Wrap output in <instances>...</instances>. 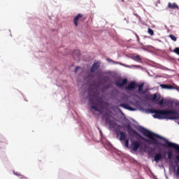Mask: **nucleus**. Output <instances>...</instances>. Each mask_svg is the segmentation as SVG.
Instances as JSON below:
<instances>
[{"instance_id":"obj_27","label":"nucleus","mask_w":179,"mask_h":179,"mask_svg":"<svg viewBox=\"0 0 179 179\" xmlns=\"http://www.w3.org/2000/svg\"><path fill=\"white\" fill-rule=\"evenodd\" d=\"M79 69H80V66H77L75 69V73H78V71H79Z\"/></svg>"},{"instance_id":"obj_26","label":"nucleus","mask_w":179,"mask_h":179,"mask_svg":"<svg viewBox=\"0 0 179 179\" xmlns=\"http://www.w3.org/2000/svg\"><path fill=\"white\" fill-rule=\"evenodd\" d=\"M163 103H164L163 99H161L160 101H159L158 104H159V106H163Z\"/></svg>"},{"instance_id":"obj_29","label":"nucleus","mask_w":179,"mask_h":179,"mask_svg":"<svg viewBox=\"0 0 179 179\" xmlns=\"http://www.w3.org/2000/svg\"><path fill=\"white\" fill-rule=\"evenodd\" d=\"M108 61H110L111 62H113V60L112 59H108Z\"/></svg>"},{"instance_id":"obj_18","label":"nucleus","mask_w":179,"mask_h":179,"mask_svg":"<svg viewBox=\"0 0 179 179\" xmlns=\"http://www.w3.org/2000/svg\"><path fill=\"white\" fill-rule=\"evenodd\" d=\"M133 59H134V61H137V62H141V61H142L140 55L134 56Z\"/></svg>"},{"instance_id":"obj_6","label":"nucleus","mask_w":179,"mask_h":179,"mask_svg":"<svg viewBox=\"0 0 179 179\" xmlns=\"http://www.w3.org/2000/svg\"><path fill=\"white\" fill-rule=\"evenodd\" d=\"M160 87H162V89H168L169 90H177L178 92H179V87L174 84L173 85H167V84H161L160 85Z\"/></svg>"},{"instance_id":"obj_5","label":"nucleus","mask_w":179,"mask_h":179,"mask_svg":"<svg viewBox=\"0 0 179 179\" xmlns=\"http://www.w3.org/2000/svg\"><path fill=\"white\" fill-rule=\"evenodd\" d=\"M106 124H108L110 129H115V128H119L121 129L122 127L118 124H117V122L110 120V118H106Z\"/></svg>"},{"instance_id":"obj_3","label":"nucleus","mask_w":179,"mask_h":179,"mask_svg":"<svg viewBox=\"0 0 179 179\" xmlns=\"http://www.w3.org/2000/svg\"><path fill=\"white\" fill-rule=\"evenodd\" d=\"M90 103L92 104L91 109L94 110V111H98L99 114H101L104 109V106L106 104L103 100V98L99 96H96L94 99H90Z\"/></svg>"},{"instance_id":"obj_23","label":"nucleus","mask_w":179,"mask_h":179,"mask_svg":"<svg viewBox=\"0 0 179 179\" xmlns=\"http://www.w3.org/2000/svg\"><path fill=\"white\" fill-rule=\"evenodd\" d=\"M173 52H175V54H177V55H179V48H176L173 50Z\"/></svg>"},{"instance_id":"obj_10","label":"nucleus","mask_w":179,"mask_h":179,"mask_svg":"<svg viewBox=\"0 0 179 179\" xmlns=\"http://www.w3.org/2000/svg\"><path fill=\"white\" fill-rule=\"evenodd\" d=\"M135 87H136V83H135L134 81H131L128 86H127L125 87V90H134V89H135Z\"/></svg>"},{"instance_id":"obj_12","label":"nucleus","mask_w":179,"mask_h":179,"mask_svg":"<svg viewBox=\"0 0 179 179\" xmlns=\"http://www.w3.org/2000/svg\"><path fill=\"white\" fill-rule=\"evenodd\" d=\"M168 8H169V9H178V10H179L178 5L176 3H169Z\"/></svg>"},{"instance_id":"obj_11","label":"nucleus","mask_w":179,"mask_h":179,"mask_svg":"<svg viewBox=\"0 0 179 179\" xmlns=\"http://www.w3.org/2000/svg\"><path fill=\"white\" fill-rule=\"evenodd\" d=\"M162 159H163V155H162V153L158 152L157 154H155V156L154 157V161L156 162L157 163L160 162V160H162Z\"/></svg>"},{"instance_id":"obj_4","label":"nucleus","mask_w":179,"mask_h":179,"mask_svg":"<svg viewBox=\"0 0 179 179\" xmlns=\"http://www.w3.org/2000/svg\"><path fill=\"white\" fill-rule=\"evenodd\" d=\"M85 20H86V17H83V14L79 13L73 19V23L76 27H78V26H79V23H83Z\"/></svg>"},{"instance_id":"obj_15","label":"nucleus","mask_w":179,"mask_h":179,"mask_svg":"<svg viewBox=\"0 0 179 179\" xmlns=\"http://www.w3.org/2000/svg\"><path fill=\"white\" fill-rule=\"evenodd\" d=\"M122 66H124L125 68H138V65H131V66H129L128 64H123V63H119Z\"/></svg>"},{"instance_id":"obj_24","label":"nucleus","mask_w":179,"mask_h":179,"mask_svg":"<svg viewBox=\"0 0 179 179\" xmlns=\"http://www.w3.org/2000/svg\"><path fill=\"white\" fill-rule=\"evenodd\" d=\"M75 54H78L77 55V58H79V56H80V52H79V50H76L73 52V57L75 58Z\"/></svg>"},{"instance_id":"obj_13","label":"nucleus","mask_w":179,"mask_h":179,"mask_svg":"<svg viewBox=\"0 0 179 179\" xmlns=\"http://www.w3.org/2000/svg\"><path fill=\"white\" fill-rule=\"evenodd\" d=\"M120 107H122L123 108H125L126 110H130V111H134L135 109H134L132 107L129 106V105L127 103H120Z\"/></svg>"},{"instance_id":"obj_19","label":"nucleus","mask_w":179,"mask_h":179,"mask_svg":"<svg viewBox=\"0 0 179 179\" xmlns=\"http://www.w3.org/2000/svg\"><path fill=\"white\" fill-rule=\"evenodd\" d=\"M169 37L172 40V41H177V37L173 34H170Z\"/></svg>"},{"instance_id":"obj_8","label":"nucleus","mask_w":179,"mask_h":179,"mask_svg":"<svg viewBox=\"0 0 179 179\" xmlns=\"http://www.w3.org/2000/svg\"><path fill=\"white\" fill-rule=\"evenodd\" d=\"M127 83H128V80L127 78L118 80L115 83V86H117V87H122L125 86V85Z\"/></svg>"},{"instance_id":"obj_2","label":"nucleus","mask_w":179,"mask_h":179,"mask_svg":"<svg viewBox=\"0 0 179 179\" xmlns=\"http://www.w3.org/2000/svg\"><path fill=\"white\" fill-rule=\"evenodd\" d=\"M148 114H154L152 117L157 120H179L178 111L173 110H157L148 108L145 110Z\"/></svg>"},{"instance_id":"obj_28","label":"nucleus","mask_w":179,"mask_h":179,"mask_svg":"<svg viewBox=\"0 0 179 179\" xmlns=\"http://www.w3.org/2000/svg\"><path fill=\"white\" fill-rule=\"evenodd\" d=\"M136 38H137V41H138V43H140L141 39L139 38V36H138V35H136Z\"/></svg>"},{"instance_id":"obj_25","label":"nucleus","mask_w":179,"mask_h":179,"mask_svg":"<svg viewBox=\"0 0 179 179\" xmlns=\"http://www.w3.org/2000/svg\"><path fill=\"white\" fill-rule=\"evenodd\" d=\"M157 99V94H155L152 96V101H155V100H156Z\"/></svg>"},{"instance_id":"obj_7","label":"nucleus","mask_w":179,"mask_h":179,"mask_svg":"<svg viewBox=\"0 0 179 179\" xmlns=\"http://www.w3.org/2000/svg\"><path fill=\"white\" fill-rule=\"evenodd\" d=\"M131 148L134 152H136L141 148V142L139 141H131Z\"/></svg>"},{"instance_id":"obj_9","label":"nucleus","mask_w":179,"mask_h":179,"mask_svg":"<svg viewBox=\"0 0 179 179\" xmlns=\"http://www.w3.org/2000/svg\"><path fill=\"white\" fill-rule=\"evenodd\" d=\"M99 68H100V62H94L91 66L90 72H96V71H97Z\"/></svg>"},{"instance_id":"obj_16","label":"nucleus","mask_w":179,"mask_h":179,"mask_svg":"<svg viewBox=\"0 0 179 179\" xmlns=\"http://www.w3.org/2000/svg\"><path fill=\"white\" fill-rule=\"evenodd\" d=\"M138 93L141 94H145V92H143V83L138 86Z\"/></svg>"},{"instance_id":"obj_1","label":"nucleus","mask_w":179,"mask_h":179,"mask_svg":"<svg viewBox=\"0 0 179 179\" xmlns=\"http://www.w3.org/2000/svg\"><path fill=\"white\" fill-rule=\"evenodd\" d=\"M139 132L143 134V135H145V136H147L148 138H145L143 136H142L138 131H135V129H132L131 126H129L128 127V134L131 136H138L140 139H142L143 141H145V142H148L149 143H151L152 145H157V146H164V148H171L172 149H174L178 152L179 154V145L170 142L166 138H164V137L153 133L145 127H140L138 129ZM150 139V140H149ZM176 159L177 160L178 163H179V155H177L176 157Z\"/></svg>"},{"instance_id":"obj_22","label":"nucleus","mask_w":179,"mask_h":179,"mask_svg":"<svg viewBox=\"0 0 179 179\" xmlns=\"http://www.w3.org/2000/svg\"><path fill=\"white\" fill-rule=\"evenodd\" d=\"M148 33L149 34L150 36H153V34H155V31H153V29L150 28H148Z\"/></svg>"},{"instance_id":"obj_31","label":"nucleus","mask_w":179,"mask_h":179,"mask_svg":"<svg viewBox=\"0 0 179 179\" xmlns=\"http://www.w3.org/2000/svg\"><path fill=\"white\" fill-rule=\"evenodd\" d=\"M178 106H179V102H178Z\"/></svg>"},{"instance_id":"obj_20","label":"nucleus","mask_w":179,"mask_h":179,"mask_svg":"<svg viewBox=\"0 0 179 179\" xmlns=\"http://www.w3.org/2000/svg\"><path fill=\"white\" fill-rule=\"evenodd\" d=\"M174 172L176 173V176L177 177H179V166H177V169H176V168L173 169Z\"/></svg>"},{"instance_id":"obj_21","label":"nucleus","mask_w":179,"mask_h":179,"mask_svg":"<svg viewBox=\"0 0 179 179\" xmlns=\"http://www.w3.org/2000/svg\"><path fill=\"white\" fill-rule=\"evenodd\" d=\"M125 148H129V139L124 140Z\"/></svg>"},{"instance_id":"obj_14","label":"nucleus","mask_w":179,"mask_h":179,"mask_svg":"<svg viewBox=\"0 0 179 179\" xmlns=\"http://www.w3.org/2000/svg\"><path fill=\"white\" fill-rule=\"evenodd\" d=\"M119 134H120V141H121V142H122V141L127 140L125 139L127 138V133L124 131H119Z\"/></svg>"},{"instance_id":"obj_17","label":"nucleus","mask_w":179,"mask_h":179,"mask_svg":"<svg viewBox=\"0 0 179 179\" xmlns=\"http://www.w3.org/2000/svg\"><path fill=\"white\" fill-rule=\"evenodd\" d=\"M167 156L169 160H171V159H173V151L171 150L167 152Z\"/></svg>"},{"instance_id":"obj_30","label":"nucleus","mask_w":179,"mask_h":179,"mask_svg":"<svg viewBox=\"0 0 179 179\" xmlns=\"http://www.w3.org/2000/svg\"><path fill=\"white\" fill-rule=\"evenodd\" d=\"M14 174H15V176H17V174L16 173L14 172Z\"/></svg>"}]
</instances>
